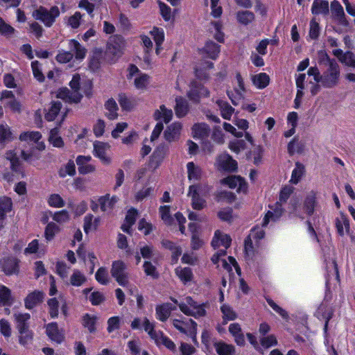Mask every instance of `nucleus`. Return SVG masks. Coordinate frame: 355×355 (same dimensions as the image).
Wrapping results in <instances>:
<instances>
[{"mask_svg": "<svg viewBox=\"0 0 355 355\" xmlns=\"http://www.w3.org/2000/svg\"><path fill=\"white\" fill-rule=\"evenodd\" d=\"M305 174V166L304 164L296 162L295 167L292 171L290 182L293 184H297L300 182L302 177Z\"/></svg>", "mask_w": 355, "mask_h": 355, "instance_id": "nucleus-43", "label": "nucleus"}, {"mask_svg": "<svg viewBox=\"0 0 355 355\" xmlns=\"http://www.w3.org/2000/svg\"><path fill=\"white\" fill-rule=\"evenodd\" d=\"M37 254V257H41L45 254L44 250H39V242L37 239L33 240L24 250L25 254Z\"/></svg>", "mask_w": 355, "mask_h": 355, "instance_id": "nucleus-58", "label": "nucleus"}, {"mask_svg": "<svg viewBox=\"0 0 355 355\" xmlns=\"http://www.w3.org/2000/svg\"><path fill=\"white\" fill-rule=\"evenodd\" d=\"M125 41L121 36L114 35L110 38L107 44V53L112 55L114 61L119 59L124 53Z\"/></svg>", "mask_w": 355, "mask_h": 355, "instance_id": "nucleus-10", "label": "nucleus"}, {"mask_svg": "<svg viewBox=\"0 0 355 355\" xmlns=\"http://www.w3.org/2000/svg\"><path fill=\"white\" fill-rule=\"evenodd\" d=\"M157 345H164L171 352H176V345L168 337L165 336L162 332H160L158 336L154 339Z\"/></svg>", "mask_w": 355, "mask_h": 355, "instance_id": "nucleus-46", "label": "nucleus"}, {"mask_svg": "<svg viewBox=\"0 0 355 355\" xmlns=\"http://www.w3.org/2000/svg\"><path fill=\"white\" fill-rule=\"evenodd\" d=\"M175 309V306L168 303L158 305L155 308L156 318L162 322H165L169 318L171 311Z\"/></svg>", "mask_w": 355, "mask_h": 355, "instance_id": "nucleus-29", "label": "nucleus"}, {"mask_svg": "<svg viewBox=\"0 0 355 355\" xmlns=\"http://www.w3.org/2000/svg\"><path fill=\"white\" fill-rule=\"evenodd\" d=\"M12 202L7 196L0 197V220H3L5 216L11 211Z\"/></svg>", "mask_w": 355, "mask_h": 355, "instance_id": "nucleus-50", "label": "nucleus"}, {"mask_svg": "<svg viewBox=\"0 0 355 355\" xmlns=\"http://www.w3.org/2000/svg\"><path fill=\"white\" fill-rule=\"evenodd\" d=\"M142 327L146 332L148 333L152 339H155L161 331L157 332L155 331V325L147 318H144L142 320Z\"/></svg>", "mask_w": 355, "mask_h": 355, "instance_id": "nucleus-62", "label": "nucleus"}, {"mask_svg": "<svg viewBox=\"0 0 355 355\" xmlns=\"http://www.w3.org/2000/svg\"><path fill=\"white\" fill-rule=\"evenodd\" d=\"M105 107L106 110V116L111 120L116 119L118 116V106L116 101L112 99H108L105 104Z\"/></svg>", "mask_w": 355, "mask_h": 355, "instance_id": "nucleus-51", "label": "nucleus"}, {"mask_svg": "<svg viewBox=\"0 0 355 355\" xmlns=\"http://www.w3.org/2000/svg\"><path fill=\"white\" fill-rule=\"evenodd\" d=\"M127 78L133 80L135 87L140 91H145L150 83V77L140 71L137 67L134 64L129 66L128 69Z\"/></svg>", "mask_w": 355, "mask_h": 355, "instance_id": "nucleus-5", "label": "nucleus"}, {"mask_svg": "<svg viewBox=\"0 0 355 355\" xmlns=\"http://www.w3.org/2000/svg\"><path fill=\"white\" fill-rule=\"evenodd\" d=\"M229 331L234 336V340L239 345H243L245 343L244 335L242 333L239 324L232 323L229 326Z\"/></svg>", "mask_w": 355, "mask_h": 355, "instance_id": "nucleus-42", "label": "nucleus"}, {"mask_svg": "<svg viewBox=\"0 0 355 355\" xmlns=\"http://www.w3.org/2000/svg\"><path fill=\"white\" fill-rule=\"evenodd\" d=\"M232 239L230 236L220 230H216L211 241V246L214 250H218L211 259L212 263L219 266L220 257H225L226 250L230 246Z\"/></svg>", "mask_w": 355, "mask_h": 355, "instance_id": "nucleus-2", "label": "nucleus"}, {"mask_svg": "<svg viewBox=\"0 0 355 355\" xmlns=\"http://www.w3.org/2000/svg\"><path fill=\"white\" fill-rule=\"evenodd\" d=\"M316 205V193L313 191H310L306 196L304 202V209L308 215H311L314 212Z\"/></svg>", "mask_w": 355, "mask_h": 355, "instance_id": "nucleus-40", "label": "nucleus"}, {"mask_svg": "<svg viewBox=\"0 0 355 355\" xmlns=\"http://www.w3.org/2000/svg\"><path fill=\"white\" fill-rule=\"evenodd\" d=\"M218 218L223 221H230L237 219V216L233 212L230 207L220 209L217 213Z\"/></svg>", "mask_w": 355, "mask_h": 355, "instance_id": "nucleus-55", "label": "nucleus"}, {"mask_svg": "<svg viewBox=\"0 0 355 355\" xmlns=\"http://www.w3.org/2000/svg\"><path fill=\"white\" fill-rule=\"evenodd\" d=\"M209 95V90L203 85L196 83H191L187 94L189 98L195 103L199 102L202 98L207 97Z\"/></svg>", "mask_w": 355, "mask_h": 355, "instance_id": "nucleus-15", "label": "nucleus"}, {"mask_svg": "<svg viewBox=\"0 0 355 355\" xmlns=\"http://www.w3.org/2000/svg\"><path fill=\"white\" fill-rule=\"evenodd\" d=\"M210 133L209 126L205 123H195L191 128V136L196 139L205 140Z\"/></svg>", "mask_w": 355, "mask_h": 355, "instance_id": "nucleus-21", "label": "nucleus"}, {"mask_svg": "<svg viewBox=\"0 0 355 355\" xmlns=\"http://www.w3.org/2000/svg\"><path fill=\"white\" fill-rule=\"evenodd\" d=\"M19 139L21 141L35 144L36 149L40 151L46 148L44 142L41 141L42 134L38 131L24 132L20 135Z\"/></svg>", "mask_w": 355, "mask_h": 355, "instance_id": "nucleus-13", "label": "nucleus"}, {"mask_svg": "<svg viewBox=\"0 0 355 355\" xmlns=\"http://www.w3.org/2000/svg\"><path fill=\"white\" fill-rule=\"evenodd\" d=\"M59 15L60 10L57 6H53L50 10L40 7L33 12V17L41 21L47 27L51 26Z\"/></svg>", "mask_w": 355, "mask_h": 355, "instance_id": "nucleus-7", "label": "nucleus"}, {"mask_svg": "<svg viewBox=\"0 0 355 355\" xmlns=\"http://www.w3.org/2000/svg\"><path fill=\"white\" fill-rule=\"evenodd\" d=\"M230 188L236 189L238 193H245L248 191V184L243 178L240 176H230L223 180Z\"/></svg>", "mask_w": 355, "mask_h": 355, "instance_id": "nucleus-16", "label": "nucleus"}, {"mask_svg": "<svg viewBox=\"0 0 355 355\" xmlns=\"http://www.w3.org/2000/svg\"><path fill=\"white\" fill-rule=\"evenodd\" d=\"M91 160L90 155H78L76 157V162L80 174L85 175L95 171L96 166L90 163Z\"/></svg>", "mask_w": 355, "mask_h": 355, "instance_id": "nucleus-17", "label": "nucleus"}, {"mask_svg": "<svg viewBox=\"0 0 355 355\" xmlns=\"http://www.w3.org/2000/svg\"><path fill=\"white\" fill-rule=\"evenodd\" d=\"M334 54L338 58L340 62L344 64L355 68V55L351 52L343 53L341 50L336 49L334 51Z\"/></svg>", "mask_w": 355, "mask_h": 355, "instance_id": "nucleus-33", "label": "nucleus"}, {"mask_svg": "<svg viewBox=\"0 0 355 355\" xmlns=\"http://www.w3.org/2000/svg\"><path fill=\"white\" fill-rule=\"evenodd\" d=\"M188 178L190 181H198L202 177V171L200 167L195 164L193 162H188L187 164Z\"/></svg>", "mask_w": 355, "mask_h": 355, "instance_id": "nucleus-36", "label": "nucleus"}, {"mask_svg": "<svg viewBox=\"0 0 355 355\" xmlns=\"http://www.w3.org/2000/svg\"><path fill=\"white\" fill-rule=\"evenodd\" d=\"M222 24L220 21H212L209 27V31L213 34L214 38L219 42H224V33L222 31Z\"/></svg>", "mask_w": 355, "mask_h": 355, "instance_id": "nucleus-44", "label": "nucleus"}, {"mask_svg": "<svg viewBox=\"0 0 355 355\" xmlns=\"http://www.w3.org/2000/svg\"><path fill=\"white\" fill-rule=\"evenodd\" d=\"M329 11V3L324 0H314L311 12L313 15L326 14Z\"/></svg>", "mask_w": 355, "mask_h": 355, "instance_id": "nucleus-49", "label": "nucleus"}, {"mask_svg": "<svg viewBox=\"0 0 355 355\" xmlns=\"http://www.w3.org/2000/svg\"><path fill=\"white\" fill-rule=\"evenodd\" d=\"M96 280L102 285H107L110 282L107 270L105 267H101L95 274Z\"/></svg>", "mask_w": 355, "mask_h": 355, "instance_id": "nucleus-61", "label": "nucleus"}, {"mask_svg": "<svg viewBox=\"0 0 355 355\" xmlns=\"http://www.w3.org/2000/svg\"><path fill=\"white\" fill-rule=\"evenodd\" d=\"M56 96L69 103H78L82 98L79 92H70L67 87L60 89L57 92Z\"/></svg>", "mask_w": 355, "mask_h": 355, "instance_id": "nucleus-24", "label": "nucleus"}, {"mask_svg": "<svg viewBox=\"0 0 355 355\" xmlns=\"http://www.w3.org/2000/svg\"><path fill=\"white\" fill-rule=\"evenodd\" d=\"M175 101L176 105L175 110L177 116H184L188 112V103L187 101L182 97H178L176 98Z\"/></svg>", "mask_w": 355, "mask_h": 355, "instance_id": "nucleus-53", "label": "nucleus"}, {"mask_svg": "<svg viewBox=\"0 0 355 355\" xmlns=\"http://www.w3.org/2000/svg\"><path fill=\"white\" fill-rule=\"evenodd\" d=\"M49 143L55 148H62L64 145V141L60 135L59 129L55 128L51 130L49 137Z\"/></svg>", "mask_w": 355, "mask_h": 355, "instance_id": "nucleus-47", "label": "nucleus"}, {"mask_svg": "<svg viewBox=\"0 0 355 355\" xmlns=\"http://www.w3.org/2000/svg\"><path fill=\"white\" fill-rule=\"evenodd\" d=\"M12 300L10 289L0 285V306L10 305Z\"/></svg>", "mask_w": 355, "mask_h": 355, "instance_id": "nucleus-56", "label": "nucleus"}, {"mask_svg": "<svg viewBox=\"0 0 355 355\" xmlns=\"http://www.w3.org/2000/svg\"><path fill=\"white\" fill-rule=\"evenodd\" d=\"M49 307V313L52 318H55L58 315V307L62 306V310L65 313L66 302L62 295H59L57 297H53L48 301Z\"/></svg>", "mask_w": 355, "mask_h": 355, "instance_id": "nucleus-20", "label": "nucleus"}, {"mask_svg": "<svg viewBox=\"0 0 355 355\" xmlns=\"http://www.w3.org/2000/svg\"><path fill=\"white\" fill-rule=\"evenodd\" d=\"M125 270L126 265L123 261L117 260L112 262L111 268L112 276L122 286H126L128 284V276Z\"/></svg>", "mask_w": 355, "mask_h": 355, "instance_id": "nucleus-11", "label": "nucleus"}, {"mask_svg": "<svg viewBox=\"0 0 355 355\" xmlns=\"http://www.w3.org/2000/svg\"><path fill=\"white\" fill-rule=\"evenodd\" d=\"M0 101L5 107L9 108L15 112L21 111V104L15 98L11 91L4 90L1 92Z\"/></svg>", "mask_w": 355, "mask_h": 355, "instance_id": "nucleus-12", "label": "nucleus"}, {"mask_svg": "<svg viewBox=\"0 0 355 355\" xmlns=\"http://www.w3.org/2000/svg\"><path fill=\"white\" fill-rule=\"evenodd\" d=\"M173 326L180 333L186 334L191 338L193 343L198 345L196 338L197 335V323L191 319L178 320L173 319L172 320Z\"/></svg>", "mask_w": 355, "mask_h": 355, "instance_id": "nucleus-6", "label": "nucleus"}, {"mask_svg": "<svg viewBox=\"0 0 355 355\" xmlns=\"http://www.w3.org/2000/svg\"><path fill=\"white\" fill-rule=\"evenodd\" d=\"M121 228L129 234H133V229H137L144 235L148 234L152 230L150 223H123Z\"/></svg>", "mask_w": 355, "mask_h": 355, "instance_id": "nucleus-22", "label": "nucleus"}, {"mask_svg": "<svg viewBox=\"0 0 355 355\" xmlns=\"http://www.w3.org/2000/svg\"><path fill=\"white\" fill-rule=\"evenodd\" d=\"M200 52L202 56L216 60L220 53V46L213 42H207Z\"/></svg>", "mask_w": 355, "mask_h": 355, "instance_id": "nucleus-26", "label": "nucleus"}, {"mask_svg": "<svg viewBox=\"0 0 355 355\" xmlns=\"http://www.w3.org/2000/svg\"><path fill=\"white\" fill-rule=\"evenodd\" d=\"M283 213L284 210L281 203L277 202L275 205L270 207V209L265 215L263 222L278 220L281 218Z\"/></svg>", "mask_w": 355, "mask_h": 355, "instance_id": "nucleus-27", "label": "nucleus"}, {"mask_svg": "<svg viewBox=\"0 0 355 355\" xmlns=\"http://www.w3.org/2000/svg\"><path fill=\"white\" fill-rule=\"evenodd\" d=\"M150 34L153 37L156 44V54L159 55L162 49V44L164 40V31L162 28L154 27L152 31H150Z\"/></svg>", "mask_w": 355, "mask_h": 355, "instance_id": "nucleus-37", "label": "nucleus"}, {"mask_svg": "<svg viewBox=\"0 0 355 355\" xmlns=\"http://www.w3.org/2000/svg\"><path fill=\"white\" fill-rule=\"evenodd\" d=\"M166 154V153L164 149H156L151 157L152 166L155 168L158 167L159 164L163 162Z\"/></svg>", "mask_w": 355, "mask_h": 355, "instance_id": "nucleus-64", "label": "nucleus"}, {"mask_svg": "<svg viewBox=\"0 0 355 355\" xmlns=\"http://www.w3.org/2000/svg\"><path fill=\"white\" fill-rule=\"evenodd\" d=\"M111 146L107 142L95 141L93 143V155L103 164L109 165L112 162Z\"/></svg>", "mask_w": 355, "mask_h": 355, "instance_id": "nucleus-8", "label": "nucleus"}, {"mask_svg": "<svg viewBox=\"0 0 355 355\" xmlns=\"http://www.w3.org/2000/svg\"><path fill=\"white\" fill-rule=\"evenodd\" d=\"M2 270L7 275H12L17 270V260L13 257H8L1 261Z\"/></svg>", "mask_w": 355, "mask_h": 355, "instance_id": "nucleus-38", "label": "nucleus"}, {"mask_svg": "<svg viewBox=\"0 0 355 355\" xmlns=\"http://www.w3.org/2000/svg\"><path fill=\"white\" fill-rule=\"evenodd\" d=\"M211 187L205 183L189 187L188 196L191 198V205L194 209L200 210L206 206L205 198L209 195Z\"/></svg>", "mask_w": 355, "mask_h": 355, "instance_id": "nucleus-4", "label": "nucleus"}, {"mask_svg": "<svg viewBox=\"0 0 355 355\" xmlns=\"http://www.w3.org/2000/svg\"><path fill=\"white\" fill-rule=\"evenodd\" d=\"M60 178H65L67 175L73 176L76 174V166L73 160H69L63 165L58 171Z\"/></svg>", "mask_w": 355, "mask_h": 355, "instance_id": "nucleus-54", "label": "nucleus"}, {"mask_svg": "<svg viewBox=\"0 0 355 355\" xmlns=\"http://www.w3.org/2000/svg\"><path fill=\"white\" fill-rule=\"evenodd\" d=\"M38 151L39 150H37L35 147L28 151L21 150V155L22 159L25 161L29 163H33V162L37 161L40 158V154Z\"/></svg>", "mask_w": 355, "mask_h": 355, "instance_id": "nucleus-59", "label": "nucleus"}, {"mask_svg": "<svg viewBox=\"0 0 355 355\" xmlns=\"http://www.w3.org/2000/svg\"><path fill=\"white\" fill-rule=\"evenodd\" d=\"M46 334L53 341L60 343L63 340V334L60 331L56 323H50L46 326Z\"/></svg>", "mask_w": 355, "mask_h": 355, "instance_id": "nucleus-39", "label": "nucleus"}, {"mask_svg": "<svg viewBox=\"0 0 355 355\" xmlns=\"http://www.w3.org/2000/svg\"><path fill=\"white\" fill-rule=\"evenodd\" d=\"M216 164L218 168L224 171H233L237 168V162L227 153L221 154L218 157Z\"/></svg>", "mask_w": 355, "mask_h": 355, "instance_id": "nucleus-19", "label": "nucleus"}, {"mask_svg": "<svg viewBox=\"0 0 355 355\" xmlns=\"http://www.w3.org/2000/svg\"><path fill=\"white\" fill-rule=\"evenodd\" d=\"M68 112L69 109L67 107H63L60 101H53L51 103L50 107L45 114V119L48 121H53L58 118L60 119V124H61L64 121Z\"/></svg>", "mask_w": 355, "mask_h": 355, "instance_id": "nucleus-9", "label": "nucleus"}, {"mask_svg": "<svg viewBox=\"0 0 355 355\" xmlns=\"http://www.w3.org/2000/svg\"><path fill=\"white\" fill-rule=\"evenodd\" d=\"M119 201V197L116 196H110L107 194L98 198V202L101 209L104 212H110Z\"/></svg>", "mask_w": 355, "mask_h": 355, "instance_id": "nucleus-23", "label": "nucleus"}, {"mask_svg": "<svg viewBox=\"0 0 355 355\" xmlns=\"http://www.w3.org/2000/svg\"><path fill=\"white\" fill-rule=\"evenodd\" d=\"M254 85L258 89L266 87L270 82V78L266 73H260L252 77Z\"/></svg>", "mask_w": 355, "mask_h": 355, "instance_id": "nucleus-48", "label": "nucleus"}, {"mask_svg": "<svg viewBox=\"0 0 355 355\" xmlns=\"http://www.w3.org/2000/svg\"><path fill=\"white\" fill-rule=\"evenodd\" d=\"M234 92L236 93L234 95L232 93L227 92L228 96L230 99L232 101V103L236 105L239 103L240 101L243 98V94L245 92V85L243 83V79L241 77L240 73H236L235 78V87Z\"/></svg>", "mask_w": 355, "mask_h": 355, "instance_id": "nucleus-14", "label": "nucleus"}, {"mask_svg": "<svg viewBox=\"0 0 355 355\" xmlns=\"http://www.w3.org/2000/svg\"><path fill=\"white\" fill-rule=\"evenodd\" d=\"M307 79L311 78L306 84V87L312 95H315L320 89L319 83L325 88H334L338 85L340 76V70L336 62H330L327 69L321 75L316 67H310L307 71Z\"/></svg>", "mask_w": 355, "mask_h": 355, "instance_id": "nucleus-1", "label": "nucleus"}, {"mask_svg": "<svg viewBox=\"0 0 355 355\" xmlns=\"http://www.w3.org/2000/svg\"><path fill=\"white\" fill-rule=\"evenodd\" d=\"M182 125L180 122H174L168 125L164 132V138L169 142L176 141L180 139Z\"/></svg>", "mask_w": 355, "mask_h": 355, "instance_id": "nucleus-18", "label": "nucleus"}, {"mask_svg": "<svg viewBox=\"0 0 355 355\" xmlns=\"http://www.w3.org/2000/svg\"><path fill=\"white\" fill-rule=\"evenodd\" d=\"M236 19L239 23L247 25L254 21V15L248 10L239 11L236 13Z\"/></svg>", "mask_w": 355, "mask_h": 355, "instance_id": "nucleus-57", "label": "nucleus"}, {"mask_svg": "<svg viewBox=\"0 0 355 355\" xmlns=\"http://www.w3.org/2000/svg\"><path fill=\"white\" fill-rule=\"evenodd\" d=\"M225 257H220L219 258V266L216 267L218 268H222L224 270L230 272L232 270V267L234 268L236 272L240 275H241V268L237 263L236 259L232 257H228L227 260L224 258Z\"/></svg>", "mask_w": 355, "mask_h": 355, "instance_id": "nucleus-31", "label": "nucleus"}, {"mask_svg": "<svg viewBox=\"0 0 355 355\" xmlns=\"http://www.w3.org/2000/svg\"><path fill=\"white\" fill-rule=\"evenodd\" d=\"M175 304H178L180 310L186 315L199 318L206 315V304L198 303L191 297L187 296L180 303L175 299H171Z\"/></svg>", "mask_w": 355, "mask_h": 355, "instance_id": "nucleus-3", "label": "nucleus"}, {"mask_svg": "<svg viewBox=\"0 0 355 355\" xmlns=\"http://www.w3.org/2000/svg\"><path fill=\"white\" fill-rule=\"evenodd\" d=\"M69 46L70 50L74 52L76 60H82L85 57L86 49L78 41L75 40H69Z\"/></svg>", "mask_w": 355, "mask_h": 355, "instance_id": "nucleus-45", "label": "nucleus"}, {"mask_svg": "<svg viewBox=\"0 0 355 355\" xmlns=\"http://www.w3.org/2000/svg\"><path fill=\"white\" fill-rule=\"evenodd\" d=\"M211 138L217 144L225 143V136L220 126H214L213 128Z\"/></svg>", "mask_w": 355, "mask_h": 355, "instance_id": "nucleus-63", "label": "nucleus"}, {"mask_svg": "<svg viewBox=\"0 0 355 355\" xmlns=\"http://www.w3.org/2000/svg\"><path fill=\"white\" fill-rule=\"evenodd\" d=\"M175 273L184 284L191 282L193 277L192 270L189 267L178 266L175 269Z\"/></svg>", "mask_w": 355, "mask_h": 355, "instance_id": "nucleus-41", "label": "nucleus"}, {"mask_svg": "<svg viewBox=\"0 0 355 355\" xmlns=\"http://www.w3.org/2000/svg\"><path fill=\"white\" fill-rule=\"evenodd\" d=\"M13 317L18 331H21V329H24L25 328H28V322L31 318L29 313L15 311L13 314Z\"/></svg>", "mask_w": 355, "mask_h": 355, "instance_id": "nucleus-34", "label": "nucleus"}, {"mask_svg": "<svg viewBox=\"0 0 355 355\" xmlns=\"http://www.w3.org/2000/svg\"><path fill=\"white\" fill-rule=\"evenodd\" d=\"M213 67L214 64L210 61L205 60L198 62L194 68L196 76L202 80L207 79L209 78L207 71L212 69Z\"/></svg>", "mask_w": 355, "mask_h": 355, "instance_id": "nucleus-25", "label": "nucleus"}, {"mask_svg": "<svg viewBox=\"0 0 355 355\" xmlns=\"http://www.w3.org/2000/svg\"><path fill=\"white\" fill-rule=\"evenodd\" d=\"M223 119L230 120L234 111V109L230 106L227 102L218 100L216 102Z\"/></svg>", "mask_w": 355, "mask_h": 355, "instance_id": "nucleus-52", "label": "nucleus"}, {"mask_svg": "<svg viewBox=\"0 0 355 355\" xmlns=\"http://www.w3.org/2000/svg\"><path fill=\"white\" fill-rule=\"evenodd\" d=\"M153 116L156 121H163L167 123L172 119L173 112L171 109H167L165 105H162L159 109L155 110Z\"/></svg>", "mask_w": 355, "mask_h": 355, "instance_id": "nucleus-35", "label": "nucleus"}, {"mask_svg": "<svg viewBox=\"0 0 355 355\" xmlns=\"http://www.w3.org/2000/svg\"><path fill=\"white\" fill-rule=\"evenodd\" d=\"M306 79V76L305 73H301L296 78L297 91L295 99V108H298L300 107L301 99L304 95L303 89L306 87V85L305 86Z\"/></svg>", "mask_w": 355, "mask_h": 355, "instance_id": "nucleus-30", "label": "nucleus"}, {"mask_svg": "<svg viewBox=\"0 0 355 355\" xmlns=\"http://www.w3.org/2000/svg\"><path fill=\"white\" fill-rule=\"evenodd\" d=\"M44 296V293L39 291H35L29 293L24 300L26 308L28 309H33L43 301Z\"/></svg>", "mask_w": 355, "mask_h": 355, "instance_id": "nucleus-28", "label": "nucleus"}, {"mask_svg": "<svg viewBox=\"0 0 355 355\" xmlns=\"http://www.w3.org/2000/svg\"><path fill=\"white\" fill-rule=\"evenodd\" d=\"M87 277L78 269H73L69 279V283L74 287H80L87 282Z\"/></svg>", "mask_w": 355, "mask_h": 355, "instance_id": "nucleus-32", "label": "nucleus"}, {"mask_svg": "<svg viewBox=\"0 0 355 355\" xmlns=\"http://www.w3.org/2000/svg\"><path fill=\"white\" fill-rule=\"evenodd\" d=\"M214 347L218 355H231L234 351L233 345L223 342L215 343Z\"/></svg>", "mask_w": 355, "mask_h": 355, "instance_id": "nucleus-60", "label": "nucleus"}]
</instances>
